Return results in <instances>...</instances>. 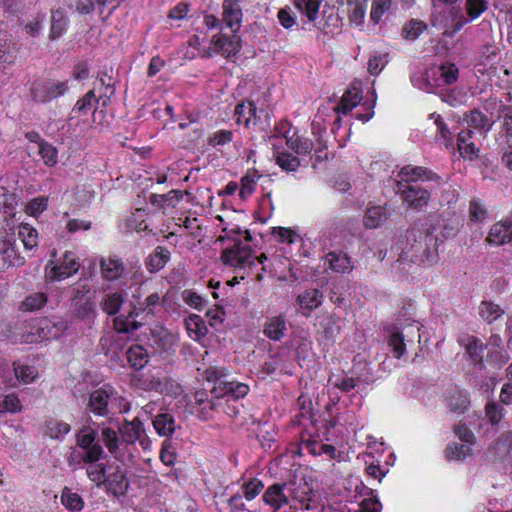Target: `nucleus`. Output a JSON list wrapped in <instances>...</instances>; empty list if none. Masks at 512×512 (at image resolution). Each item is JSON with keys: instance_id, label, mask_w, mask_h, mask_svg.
Masks as SVG:
<instances>
[{"instance_id": "obj_1", "label": "nucleus", "mask_w": 512, "mask_h": 512, "mask_svg": "<svg viewBox=\"0 0 512 512\" xmlns=\"http://www.w3.org/2000/svg\"><path fill=\"white\" fill-rule=\"evenodd\" d=\"M403 255L411 262L432 264L438 260V237L435 229L414 225L406 234Z\"/></svg>"}, {"instance_id": "obj_2", "label": "nucleus", "mask_w": 512, "mask_h": 512, "mask_svg": "<svg viewBox=\"0 0 512 512\" xmlns=\"http://www.w3.org/2000/svg\"><path fill=\"white\" fill-rule=\"evenodd\" d=\"M297 9L304 14L309 22H314L315 26L327 35H337L341 33L343 20L334 7L324 6L321 17L318 19L320 2L318 0H294Z\"/></svg>"}, {"instance_id": "obj_3", "label": "nucleus", "mask_w": 512, "mask_h": 512, "mask_svg": "<svg viewBox=\"0 0 512 512\" xmlns=\"http://www.w3.org/2000/svg\"><path fill=\"white\" fill-rule=\"evenodd\" d=\"M468 22L459 6H438L435 3L431 14V25L442 29V34L453 37Z\"/></svg>"}, {"instance_id": "obj_4", "label": "nucleus", "mask_w": 512, "mask_h": 512, "mask_svg": "<svg viewBox=\"0 0 512 512\" xmlns=\"http://www.w3.org/2000/svg\"><path fill=\"white\" fill-rule=\"evenodd\" d=\"M420 328L414 322L404 325L401 319H397V321L387 328L388 346L392 349L393 355L395 358L400 359L405 351L406 344L405 341H411L412 338L418 337Z\"/></svg>"}, {"instance_id": "obj_5", "label": "nucleus", "mask_w": 512, "mask_h": 512, "mask_svg": "<svg viewBox=\"0 0 512 512\" xmlns=\"http://www.w3.org/2000/svg\"><path fill=\"white\" fill-rule=\"evenodd\" d=\"M68 90V81L43 79L32 83L30 96L34 102L45 104L63 96Z\"/></svg>"}, {"instance_id": "obj_6", "label": "nucleus", "mask_w": 512, "mask_h": 512, "mask_svg": "<svg viewBox=\"0 0 512 512\" xmlns=\"http://www.w3.org/2000/svg\"><path fill=\"white\" fill-rule=\"evenodd\" d=\"M225 373L221 369H209L207 370V379L209 382H214V387L211 393L215 394L216 398H220L225 395H230L234 399H239L247 395L249 387L240 382L227 381L225 380Z\"/></svg>"}, {"instance_id": "obj_7", "label": "nucleus", "mask_w": 512, "mask_h": 512, "mask_svg": "<svg viewBox=\"0 0 512 512\" xmlns=\"http://www.w3.org/2000/svg\"><path fill=\"white\" fill-rule=\"evenodd\" d=\"M222 21L231 29L232 33H237L242 22V10L238 0H224L222 5ZM204 24L209 29L221 26V20L214 15H205Z\"/></svg>"}, {"instance_id": "obj_8", "label": "nucleus", "mask_w": 512, "mask_h": 512, "mask_svg": "<svg viewBox=\"0 0 512 512\" xmlns=\"http://www.w3.org/2000/svg\"><path fill=\"white\" fill-rule=\"evenodd\" d=\"M395 193L401 196V199L408 208L419 210L426 206L430 200V191L418 184L396 182Z\"/></svg>"}, {"instance_id": "obj_9", "label": "nucleus", "mask_w": 512, "mask_h": 512, "mask_svg": "<svg viewBox=\"0 0 512 512\" xmlns=\"http://www.w3.org/2000/svg\"><path fill=\"white\" fill-rule=\"evenodd\" d=\"M68 324L62 319L53 320L43 318L39 321L36 332L25 336V342H37L42 340L57 339L67 330Z\"/></svg>"}, {"instance_id": "obj_10", "label": "nucleus", "mask_w": 512, "mask_h": 512, "mask_svg": "<svg viewBox=\"0 0 512 512\" xmlns=\"http://www.w3.org/2000/svg\"><path fill=\"white\" fill-rule=\"evenodd\" d=\"M98 432L89 425L81 427L75 434L76 446L86 451L89 460H100L104 454L101 444L96 441Z\"/></svg>"}, {"instance_id": "obj_11", "label": "nucleus", "mask_w": 512, "mask_h": 512, "mask_svg": "<svg viewBox=\"0 0 512 512\" xmlns=\"http://www.w3.org/2000/svg\"><path fill=\"white\" fill-rule=\"evenodd\" d=\"M221 260L225 265L236 268H243L254 264L251 248L244 246L241 240H236L232 247L223 250Z\"/></svg>"}, {"instance_id": "obj_12", "label": "nucleus", "mask_w": 512, "mask_h": 512, "mask_svg": "<svg viewBox=\"0 0 512 512\" xmlns=\"http://www.w3.org/2000/svg\"><path fill=\"white\" fill-rule=\"evenodd\" d=\"M112 392L110 386H103L92 391L88 396L86 409L97 416L107 417L110 413L108 405Z\"/></svg>"}, {"instance_id": "obj_13", "label": "nucleus", "mask_w": 512, "mask_h": 512, "mask_svg": "<svg viewBox=\"0 0 512 512\" xmlns=\"http://www.w3.org/2000/svg\"><path fill=\"white\" fill-rule=\"evenodd\" d=\"M211 43L215 47V52L229 59L236 56L241 50V40L236 33L231 36L219 33L212 37Z\"/></svg>"}, {"instance_id": "obj_14", "label": "nucleus", "mask_w": 512, "mask_h": 512, "mask_svg": "<svg viewBox=\"0 0 512 512\" xmlns=\"http://www.w3.org/2000/svg\"><path fill=\"white\" fill-rule=\"evenodd\" d=\"M107 492L114 497L119 498L127 493L129 481L125 469L117 466L113 471H109L104 483Z\"/></svg>"}, {"instance_id": "obj_15", "label": "nucleus", "mask_w": 512, "mask_h": 512, "mask_svg": "<svg viewBox=\"0 0 512 512\" xmlns=\"http://www.w3.org/2000/svg\"><path fill=\"white\" fill-rule=\"evenodd\" d=\"M399 180L396 182H405L417 184L418 180H428V181H438L440 177L434 173L433 171L421 167V166H412L406 165L401 168L398 173Z\"/></svg>"}, {"instance_id": "obj_16", "label": "nucleus", "mask_w": 512, "mask_h": 512, "mask_svg": "<svg viewBox=\"0 0 512 512\" xmlns=\"http://www.w3.org/2000/svg\"><path fill=\"white\" fill-rule=\"evenodd\" d=\"M119 433L121 435V443H124V445L134 444L138 440L142 446L144 445V440L141 437L145 430L139 418H134L132 421L125 420L119 426Z\"/></svg>"}, {"instance_id": "obj_17", "label": "nucleus", "mask_w": 512, "mask_h": 512, "mask_svg": "<svg viewBox=\"0 0 512 512\" xmlns=\"http://www.w3.org/2000/svg\"><path fill=\"white\" fill-rule=\"evenodd\" d=\"M132 311L130 316L136 317H153L156 314V310L161 306L160 296L158 293H151L144 300L138 299L132 301Z\"/></svg>"}, {"instance_id": "obj_18", "label": "nucleus", "mask_w": 512, "mask_h": 512, "mask_svg": "<svg viewBox=\"0 0 512 512\" xmlns=\"http://www.w3.org/2000/svg\"><path fill=\"white\" fill-rule=\"evenodd\" d=\"M286 331L287 320L283 315L268 317L263 327V334L272 341H280Z\"/></svg>"}, {"instance_id": "obj_19", "label": "nucleus", "mask_w": 512, "mask_h": 512, "mask_svg": "<svg viewBox=\"0 0 512 512\" xmlns=\"http://www.w3.org/2000/svg\"><path fill=\"white\" fill-rule=\"evenodd\" d=\"M0 271L9 266H21L24 258L16 251L14 243L10 239L0 242Z\"/></svg>"}, {"instance_id": "obj_20", "label": "nucleus", "mask_w": 512, "mask_h": 512, "mask_svg": "<svg viewBox=\"0 0 512 512\" xmlns=\"http://www.w3.org/2000/svg\"><path fill=\"white\" fill-rule=\"evenodd\" d=\"M413 85L427 93H438V90L442 86L439 82L438 72L436 69L427 70L423 74H418L412 77Z\"/></svg>"}, {"instance_id": "obj_21", "label": "nucleus", "mask_w": 512, "mask_h": 512, "mask_svg": "<svg viewBox=\"0 0 512 512\" xmlns=\"http://www.w3.org/2000/svg\"><path fill=\"white\" fill-rule=\"evenodd\" d=\"M446 403L450 411L462 414L470 404L468 392L458 387L451 388L446 397Z\"/></svg>"}, {"instance_id": "obj_22", "label": "nucleus", "mask_w": 512, "mask_h": 512, "mask_svg": "<svg viewBox=\"0 0 512 512\" xmlns=\"http://www.w3.org/2000/svg\"><path fill=\"white\" fill-rule=\"evenodd\" d=\"M361 99L359 84L353 83L343 94L339 104L335 107V111L338 114H347L360 103Z\"/></svg>"}, {"instance_id": "obj_23", "label": "nucleus", "mask_w": 512, "mask_h": 512, "mask_svg": "<svg viewBox=\"0 0 512 512\" xmlns=\"http://www.w3.org/2000/svg\"><path fill=\"white\" fill-rule=\"evenodd\" d=\"M285 486V483L273 484L266 489L262 496L263 501L271 506L274 512L288 504V497L283 492Z\"/></svg>"}, {"instance_id": "obj_24", "label": "nucleus", "mask_w": 512, "mask_h": 512, "mask_svg": "<svg viewBox=\"0 0 512 512\" xmlns=\"http://www.w3.org/2000/svg\"><path fill=\"white\" fill-rule=\"evenodd\" d=\"M101 437L105 447L114 458L119 459L124 456L125 451L122 448L124 443H121V438H119L118 433L113 428H103Z\"/></svg>"}, {"instance_id": "obj_25", "label": "nucleus", "mask_w": 512, "mask_h": 512, "mask_svg": "<svg viewBox=\"0 0 512 512\" xmlns=\"http://www.w3.org/2000/svg\"><path fill=\"white\" fill-rule=\"evenodd\" d=\"M79 263L76 261L73 253L66 251L60 265L52 268V277L55 280H62L79 270Z\"/></svg>"}, {"instance_id": "obj_26", "label": "nucleus", "mask_w": 512, "mask_h": 512, "mask_svg": "<svg viewBox=\"0 0 512 512\" xmlns=\"http://www.w3.org/2000/svg\"><path fill=\"white\" fill-rule=\"evenodd\" d=\"M171 253L164 246H157L146 259V268L151 273H156L163 269L170 260Z\"/></svg>"}, {"instance_id": "obj_27", "label": "nucleus", "mask_w": 512, "mask_h": 512, "mask_svg": "<svg viewBox=\"0 0 512 512\" xmlns=\"http://www.w3.org/2000/svg\"><path fill=\"white\" fill-rule=\"evenodd\" d=\"M512 240V225L511 223H496L489 232L487 241L494 245H503Z\"/></svg>"}, {"instance_id": "obj_28", "label": "nucleus", "mask_w": 512, "mask_h": 512, "mask_svg": "<svg viewBox=\"0 0 512 512\" xmlns=\"http://www.w3.org/2000/svg\"><path fill=\"white\" fill-rule=\"evenodd\" d=\"M139 385L146 391L163 393L167 390L168 381L166 378L160 377L159 373L148 371L140 377Z\"/></svg>"}, {"instance_id": "obj_29", "label": "nucleus", "mask_w": 512, "mask_h": 512, "mask_svg": "<svg viewBox=\"0 0 512 512\" xmlns=\"http://www.w3.org/2000/svg\"><path fill=\"white\" fill-rule=\"evenodd\" d=\"M463 120L468 124L469 127H472L480 132L489 131L494 124V121H492L478 109H473L468 113H465Z\"/></svg>"}, {"instance_id": "obj_30", "label": "nucleus", "mask_w": 512, "mask_h": 512, "mask_svg": "<svg viewBox=\"0 0 512 512\" xmlns=\"http://www.w3.org/2000/svg\"><path fill=\"white\" fill-rule=\"evenodd\" d=\"M341 6L347 5L351 9L349 11V21L357 26L363 23L368 0H337Z\"/></svg>"}, {"instance_id": "obj_31", "label": "nucleus", "mask_w": 512, "mask_h": 512, "mask_svg": "<svg viewBox=\"0 0 512 512\" xmlns=\"http://www.w3.org/2000/svg\"><path fill=\"white\" fill-rule=\"evenodd\" d=\"M125 302V296L121 292H109L103 295L100 301L101 309L108 315H116Z\"/></svg>"}, {"instance_id": "obj_32", "label": "nucleus", "mask_w": 512, "mask_h": 512, "mask_svg": "<svg viewBox=\"0 0 512 512\" xmlns=\"http://www.w3.org/2000/svg\"><path fill=\"white\" fill-rule=\"evenodd\" d=\"M496 460H503L512 452V432L502 433L491 446Z\"/></svg>"}, {"instance_id": "obj_33", "label": "nucleus", "mask_w": 512, "mask_h": 512, "mask_svg": "<svg viewBox=\"0 0 512 512\" xmlns=\"http://www.w3.org/2000/svg\"><path fill=\"white\" fill-rule=\"evenodd\" d=\"M479 316L487 324H491L505 313V310L491 300H483L478 308Z\"/></svg>"}, {"instance_id": "obj_34", "label": "nucleus", "mask_w": 512, "mask_h": 512, "mask_svg": "<svg viewBox=\"0 0 512 512\" xmlns=\"http://www.w3.org/2000/svg\"><path fill=\"white\" fill-rule=\"evenodd\" d=\"M499 52L500 49L494 42L487 41L478 49V63L492 67L499 59Z\"/></svg>"}, {"instance_id": "obj_35", "label": "nucleus", "mask_w": 512, "mask_h": 512, "mask_svg": "<svg viewBox=\"0 0 512 512\" xmlns=\"http://www.w3.org/2000/svg\"><path fill=\"white\" fill-rule=\"evenodd\" d=\"M100 268L103 277L109 281L118 279L124 272L123 262L116 258H102Z\"/></svg>"}, {"instance_id": "obj_36", "label": "nucleus", "mask_w": 512, "mask_h": 512, "mask_svg": "<svg viewBox=\"0 0 512 512\" xmlns=\"http://www.w3.org/2000/svg\"><path fill=\"white\" fill-rule=\"evenodd\" d=\"M126 355L130 366L135 370L144 368L149 361L148 352L140 345H132Z\"/></svg>"}, {"instance_id": "obj_37", "label": "nucleus", "mask_w": 512, "mask_h": 512, "mask_svg": "<svg viewBox=\"0 0 512 512\" xmlns=\"http://www.w3.org/2000/svg\"><path fill=\"white\" fill-rule=\"evenodd\" d=\"M326 258L330 268L337 273L350 272L353 268L350 257L343 252H330Z\"/></svg>"}, {"instance_id": "obj_38", "label": "nucleus", "mask_w": 512, "mask_h": 512, "mask_svg": "<svg viewBox=\"0 0 512 512\" xmlns=\"http://www.w3.org/2000/svg\"><path fill=\"white\" fill-rule=\"evenodd\" d=\"M60 501L61 504L70 512H79L84 507L82 497L78 493L73 492L67 486L62 489Z\"/></svg>"}, {"instance_id": "obj_39", "label": "nucleus", "mask_w": 512, "mask_h": 512, "mask_svg": "<svg viewBox=\"0 0 512 512\" xmlns=\"http://www.w3.org/2000/svg\"><path fill=\"white\" fill-rule=\"evenodd\" d=\"M323 294L318 289H308L297 297L302 309L313 310L322 304Z\"/></svg>"}, {"instance_id": "obj_40", "label": "nucleus", "mask_w": 512, "mask_h": 512, "mask_svg": "<svg viewBox=\"0 0 512 512\" xmlns=\"http://www.w3.org/2000/svg\"><path fill=\"white\" fill-rule=\"evenodd\" d=\"M388 218L386 210L382 206L370 207L364 216V225L366 228L375 229L381 226Z\"/></svg>"}, {"instance_id": "obj_41", "label": "nucleus", "mask_w": 512, "mask_h": 512, "mask_svg": "<svg viewBox=\"0 0 512 512\" xmlns=\"http://www.w3.org/2000/svg\"><path fill=\"white\" fill-rule=\"evenodd\" d=\"M153 426L161 436H170L175 431L174 417L169 413H161L155 416Z\"/></svg>"}, {"instance_id": "obj_42", "label": "nucleus", "mask_w": 512, "mask_h": 512, "mask_svg": "<svg viewBox=\"0 0 512 512\" xmlns=\"http://www.w3.org/2000/svg\"><path fill=\"white\" fill-rule=\"evenodd\" d=\"M68 24V17L62 9L52 11L51 26H50V39L60 37L66 30Z\"/></svg>"}, {"instance_id": "obj_43", "label": "nucleus", "mask_w": 512, "mask_h": 512, "mask_svg": "<svg viewBox=\"0 0 512 512\" xmlns=\"http://www.w3.org/2000/svg\"><path fill=\"white\" fill-rule=\"evenodd\" d=\"M74 315L76 318L86 322L89 326L94 323L96 317L95 304L91 300L74 303Z\"/></svg>"}, {"instance_id": "obj_44", "label": "nucleus", "mask_w": 512, "mask_h": 512, "mask_svg": "<svg viewBox=\"0 0 512 512\" xmlns=\"http://www.w3.org/2000/svg\"><path fill=\"white\" fill-rule=\"evenodd\" d=\"M186 329L191 337L200 339L206 336L208 329L204 320L196 314H192L185 319Z\"/></svg>"}, {"instance_id": "obj_45", "label": "nucleus", "mask_w": 512, "mask_h": 512, "mask_svg": "<svg viewBox=\"0 0 512 512\" xmlns=\"http://www.w3.org/2000/svg\"><path fill=\"white\" fill-rule=\"evenodd\" d=\"M497 119L502 121V129L509 147L512 148V105H500Z\"/></svg>"}, {"instance_id": "obj_46", "label": "nucleus", "mask_w": 512, "mask_h": 512, "mask_svg": "<svg viewBox=\"0 0 512 512\" xmlns=\"http://www.w3.org/2000/svg\"><path fill=\"white\" fill-rule=\"evenodd\" d=\"M47 296L42 292H35L28 295L20 304L19 309L25 312H34L45 306Z\"/></svg>"}, {"instance_id": "obj_47", "label": "nucleus", "mask_w": 512, "mask_h": 512, "mask_svg": "<svg viewBox=\"0 0 512 512\" xmlns=\"http://www.w3.org/2000/svg\"><path fill=\"white\" fill-rule=\"evenodd\" d=\"M257 107L254 102L240 103L235 108V115L238 123H244L246 126L252 120L256 119Z\"/></svg>"}, {"instance_id": "obj_48", "label": "nucleus", "mask_w": 512, "mask_h": 512, "mask_svg": "<svg viewBox=\"0 0 512 512\" xmlns=\"http://www.w3.org/2000/svg\"><path fill=\"white\" fill-rule=\"evenodd\" d=\"M89 466L86 468L88 478L96 484L97 487L104 485L107 477V468L103 463H88Z\"/></svg>"}, {"instance_id": "obj_49", "label": "nucleus", "mask_w": 512, "mask_h": 512, "mask_svg": "<svg viewBox=\"0 0 512 512\" xmlns=\"http://www.w3.org/2000/svg\"><path fill=\"white\" fill-rule=\"evenodd\" d=\"M286 143L290 149L299 155L310 154L314 148L313 141L305 137H290Z\"/></svg>"}, {"instance_id": "obj_50", "label": "nucleus", "mask_w": 512, "mask_h": 512, "mask_svg": "<svg viewBox=\"0 0 512 512\" xmlns=\"http://www.w3.org/2000/svg\"><path fill=\"white\" fill-rule=\"evenodd\" d=\"M18 235L22 239L23 245L27 250H31L37 246V230L29 224H22L19 227Z\"/></svg>"}, {"instance_id": "obj_51", "label": "nucleus", "mask_w": 512, "mask_h": 512, "mask_svg": "<svg viewBox=\"0 0 512 512\" xmlns=\"http://www.w3.org/2000/svg\"><path fill=\"white\" fill-rule=\"evenodd\" d=\"M71 430V426L65 422L50 421L46 425L45 435L52 439H61Z\"/></svg>"}, {"instance_id": "obj_52", "label": "nucleus", "mask_w": 512, "mask_h": 512, "mask_svg": "<svg viewBox=\"0 0 512 512\" xmlns=\"http://www.w3.org/2000/svg\"><path fill=\"white\" fill-rule=\"evenodd\" d=\"M14 377L17 381L30 383L37 377V369L31 365H16L13 369Z\"/></svg>"}, {"instance_id": "obj_53", "label": "nucleus", "mask_w": 512, "mask_h": 512, "mask_svg": "<svg viewBox=\"0 0 512 512\" xmlns=\"http://www.w3.org/2000/svg\"><path fill=\"white\" fill-rule=\"evenodd\" d=\"M439 82H443L446 85L453 84L458 79V68L455 64H445L441 65L438 69Z\"/></svg>"}, {"instance_id": "obj_54", "label": "nucleus", "mask_w": 512, "mask_h": 512, "mask_svg": "<svg viewBox=\"0 0 512 512\" xmlns=\"http://www.w3.org/2000/svg\"><path fill=\"white\" fill-rule=\"evenodd\" d=\"M101 99H97L95 97L94 91H88L81 99H79L74 107V111H77L81 114H87L92 108L94 111L96 110L95 104H97Z\"/></svg>"}, {"instance_id": "obj_55", "label": "nucleus", "mask_w": 512, "mask_h": 512, "mask_svg": "<svg viewBox=\"0 0 512 512\" xmlns=\"http://www.w3.org/2000/svg\"><path fill=\"white\" fill-rule=\"evenodd\" d=\"M276 163L285 171L294 172L300 166L299 159L287 152H280L276 156Z\"/></svg>"}, {"instance_id": "obj_56", "label": "nucleus", "mask_w": 512, "mask_h": 512, "mask_svg": "<svg viewBox=\"0 0 512 512\" xmlns=\"http://www.w3.org/2000/svg\"><path fill=\"white\" fill-rule=\"evenodd\" d=\"M471 452V448L464 444L452 443L445 449V456L448 460H462Z\"/></svg>"}, {"instance_id": "obj_57", "label": "nucleus", "mask_w": 512, "mask_h": 512, "mask_svg": "<svg viewBox=\"0 0 512 512\" xmlns=\"http://www.w3.org/2000/svg\"><path fill=\"white\" fill-rule=\"evenodd\" d=\"M484 345L472 337L466 345V352L475 365L481 364L483 360Z\"/></svg>"}, {"instance_id": "obj_58", "label": "nucleus", "mask_w": 512, "mask_h": 512, "mask_svg": "<svg viewBox=\"0 0 512 512\" xmlns=\"http://www.w3.org/2000/svg\"><path fill=\"white\" fill-rule=\"evenodd\" d=\"M86 451L82 450L81 448L72 447L70 449V452L67 454V463L70 467H76L80 466L83 463H94L98 460H89L86 458Z\"/></svg>"}, {"instance_id": "obj_59", "label": "nucleus", "mask_w": 512, "mask_h": 512, "mask_svg": "<svg viewBox=\"0 0 512 512\" xmlns=\"http://www.w3.org/2000/svg\"><path fill=\"white\" fill-rule=\"evenodd\" d=\"M183 301L198 311H202L206 306V300L203 299L197 292L191 289H185L182 294Z\"/></svg>"}, {"instance_id": "obj_60", "label": "nucleus", "mask_w": 512, "mask_h": 512, "mask_svg": "<svg viewBox=\"0 0 512 512\" xmlns=\"http://www.w3.org/2000/svg\"><path fill=\"white\" fill-rule=\"evenodd\" d=\"M0 410L2 412L17 413L22 410V404L15 394H8L0 400Z\"/></svg>"}, {"instance_id": "obj_61", "label": "nucleus", "mask_w": 512, "mask_h": 512, "mask_svg": "<svg viewBox=\"0 0 512 512\" xmlns=\"http://www.w3.org/2000/svg\"><path fill=\"white\" fill-rule=\"evenodd\" d=\"M39 154L41 155L44 163L48 166H53L57 163V150L47 142L41 141L39 144Z\"/></svg>"}, {"instance_id": "obj_62", "label": "nucleus", "mask_w": 512, "mask_h": 512, "mask_svg": "<svg viewBox=\"0 0 512 512\" xmlns=\"http://www.w3.org/2000/svg\"><path fill=\"white\" fill-rule=\"evenodd\" d=\"M426 28L422 21L411 20L403 27L402 34L405 39L415 40Z\"/></svg>"}, {"instance_id": "obj_63", "label": "nucleus", "mask_w": 512, "mask_h": 512, "mask_svg": "<svg viewBox=\"0 0 512 512\" xmlns=\"http://www.w3.org/2000/svg\"><path fill=\"white\" fill-rule=\"evenodd\" d=\"M392 0H374L372 3L370 18L377 24L382 18V15L391 7Z\"/></svg>"}, {"instance_id": "obj_64", "label": "nucleus", "mask_w": 512, "mask_h": 512, "mask_svg": "<svg viewBox=\"0 0 512 512\" xmlns=\"http://www.w3.org/2000/svg\"><path fill=\"white\" fill-rule=\"evenodd\" d=\"M503 411V407L496 402H488L485 406L486 417L492 425H496L502 420Z\"/></svg>"}]
</instances>
